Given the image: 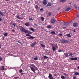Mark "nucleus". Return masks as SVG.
I'll return each instance as SVG.
<instances>
[{
	"instance_id": "f257e3e1",
	"label": "nucleus",
	"mask_w": 79,
	"mask_h": 79,
	"mask_svg": "<svg viewBox=\"0 0 79 79\" xmlns=\"http://www.w3.org/2000/svg\"><path fill=\"white\" fill-rule=\"evenodd\" d=\"M20 28L19 29L20 31L22 32H24L25 33H27V34H31V31L27 30L23 28V27H21V26H20L19 27Z\"/></svg>"
},
{
	"instance_id": "f03ea898",
	"label": "nucleus",
	"mask_w": 79,
	"mask_h": 79,
	"mask_svg": "<svg viewBox=\"0 0 79 79\" xmlns=\"http://www.w3.org/2000/svg\"><path fill=\"white\" fill-rule=\"evenodd\" d=\"M61 42V43H63V44H66V43H68V41L67 40H66L64 39H62Z\"/></svg>"
},
{
	"instance_id": "7ed1b4c3",
	"label": "nucleus",
	"mask_w": 79,
	"mask_h": 79,
	"mask_svg": "<svg viewBox=\"0 0 79 79\" xmlns=\"http://www.w3.org/2000/svg\"><path fill=\"white\" fill-rule=\"evenodd\" d=\"M36 44H37V42H35L34 43H32L31 47H34V46H35V45H36Z\"/></svg>"
},
{
	"instance_id": "20e7f679",
	"label": "nucleus",
	"mask_w": 79,
	"mask_h": 79,
	"mask_svg": "<svg viewBox=\"0 0 79 79\" xmlns=\"http://www.w3.org/2000/svg\"><path fill=\"white\" fill-rule=\"evenodd\" d=\"M56 21V20H55V19H52L51 20V23L52 24H53V23H54Z\"/></svg>"
},
{
	"instance_id": "39448f33",
	"label": "nucleus",
	"mask_w": 79,
	"mask_h": 79,
	"mask_svg": "<svg viewBox=\"0 0 79 79\" xmlns=\"http://www.w3.org/2000/svg\"><path fill=\"white\" fill-rule=\"evenodd\" d=\"M43 3L44 5H46L47 4V2L46 0H44L43 1Z\"/></svg>"
},
{
	"instance_id": "423d86ee",
	"label": "nucleus",
	"mask_w": 79,
	"mask_h": 79,
	"mask_svg": "<svg viewBox=\"0 0 79 79\" xmlns=\"http://www.w3.org/2000/svg\"><path fill=\"white\" fill-rule=\"evenodd\" d=\"M70 60H77V58L76 57L71 58Z\"/></svg>"
},
{
	"instance_id": "0eeeda50",
	"label": "nucleus",
	"mask_w": 79,
	"mask_h": 79,
	"mask_svg": "<svg viewBox=\"0 0 79 79\" xmlns=\"http://www.w3.org/2000/svg\"><path fill=\"white\" fill-rule=\"evenodd\" d=\"M31 69L32 71H33V72H35V69L34 68V67H31Z\"/></svg>"
},
{
	"instance_id": "6e6552de",
	"label": "nucleus",
	"mask_w": 79,
	"mask_h": 79,
	"mask_svg": "<svg viewBox=\"0 0 79 79\" xmlns=\"http://www.w3.org/2000/svg\"><path fill=\"white\" fill-rule=\"evenodd\" d=\"M4 69H5V67L3 66L0 67V69L2 71H3V70H4Z\"/></svg>"
},
{
	"instance_id": "1a4fd4ad",
	"label": "nucleus",
	"mask_w": 79,
	"mask_h": 79,
	"mask_svg": "<svg viewBox=\"0 0 79 79\" xmlns=\"http://www.w3.org/2000/svg\"><path fill=\"white\" fill-rule=\"evenodd\" d=\"M15 17L17 19H22V18L20 17L19 16V15L16 16Z\"/></svg>"
},
{
	"instance_id": "9d476101",
	"label": "nucleus",
	"mask_w": 79,
	"mask_h": 79,
	"mask_svg": "<svg viewBox=\"0 0 79 79\" xmlns=\"http://www.w3.org/2000/svg\"><path fill=\"white\" fill-rule=\"evenodd\" d=\"M52 49L53 51H55L56 50V48H55V47L54 46H53V47L52 46Z\"/></svg>"
},
{
	"instance_id": "9b49d317",
	"label": "nucleus",
	"mask_w": 79,
	"mask_h": 79,
	"mask_svg": "<svg viewBox=\"0 0 79 79\" xmlns=\"http://www.w3.org/2000/svg\"><path fill=\"white\" fill-rule=\"evenodd\" d=\"M64 55L65 56V57H68V53H64Z\"/></svg>"
},
{
	"instance_id": "f8f14e48",
	"label": "nucleus",
	"mask_w": 79,
	"mask_h": 79,
	"mask_svg": "<svg viewBox=\"0 0 79 79\" xmlns=\"http://www.w3.org/2000/svg\"><path fill=\"white\" fill-rule=\"evenodd\" d=\"M77 26V23H74L73 24V26H74V27H76Z\"/></svg>"
},
{
	"instance_id": "ddd939ff",
	"label": "nucleus",
	"mask_w": 79,
	"mask_h": 79,
	"mask_svg": "<svg viewBox=\"0 0 79 79\" xmlns=\"http://www.w3.org/2000/svg\"><path fill=\"white\" fill-rule=\"evenodd\" d=\"M51 5H52V4H51V3H48V4L47 6H51Z\"/></svg>"
},
{
	"instance_id": "4468645a",
	"label": "nucleus",
	"mask_w": 79,
	"mask_h": 79,
	"mask_svg": "<svg viewBox=\"0 0 79 79\" xmlns=\"http://www.w3.org/2000/svg\"><path fill=\"white\" fill-rule=\"evenodd\" d=\"M25 25L26 26H29V23H25Z\"/></svg>"
},
{
	"instance_id": "2eb2a0df",
	"label": "nucleus",
	"mask_w": 79,
	"mask_h": 79,
	"mask_svg": "<svg viewBox=\"0 0 79 79\" xmlns=\"http://www.w3.org/2000/svg\"><path fill=\"white\" fill-rule=\"evenodd\" d=\"M66 1V0H60V2L62 3H64Z\"/></svg>"
},
{
	"instance_id": "dca6fc26",
	"label": "nucleus",
	"mask_w": 79,
	"mask_h": 79,
	"mask_svg": "<svg viewBox=\"0 0 79 79\" xmlns=\"http://www.w3.org/2000/svg\"><path fill=\"white\" fill-rule=\"evenodd\" d=\"M70 10H71V8H67L66 9L65 11H69Z\"/></svg>"
},
{
	"instance_id": "f3484780",
	"label": "nucleus",
	"mask_w": 79,
	"mask_h": 79,
	"mask_svg": "<svg viewBox=\"0 0 79 79\" xmlns=\"http://www.w3.org/2000/svg\"><path fill=\"white\" fill-rule=\"evenodd\" d=\"M67 36H68V37H71V35H70V34H66Z\"/></svg>"
},
{
	"instance_id": "a211bd4d",
	"label": "nucleus",
	"mask_w": 79,
	"mask_h": 79,
	"mask_svg": "<svg viewBox=\"0 0 79 79\" xmlns=\"http://www.w3.org/2000/svg\"><path fill=\"white\" fill-rule=\"evenodd\" d=\"M40 45H41V47H42L44 48L45 47V45H44V44H41Z\"/></svg>"
},
{
	"instance_id": "6ab92c4d",
	"label": "nucleus",
	"mask_w": 79,
	"mask_h": 79,
	"mask_svg": "<svg viewBox=\"0 0 79 79\" xmlns=\"http://www.w3.org/2000/svg\"><path fill=\"white\" fill-rule=\"evenodd\" d=\"M51 33L52 34V35L55 34H56V33H55V32L54 31H51Z\"/></svg>"
},
{
	"instance_id": "aec40b11",
	"label": "nucleus",
	"mask_w": 79,
	"mask_h": 79,
	"mask_svg": "<svg viewBox=\"0 0 79 79\" xmlns=\"http://www.w3.org/2000/svg\"><path fill=\"white\" fill-rule=\"evenodd\" d=\"M0 15H1V16H4V14L2 13L1 11H0Z\"/></svg>"
},
{
	"instance_id": "412c9836",
	"label": "nucleus",
	"mask_w": 79,
	"mask_h": 79,
	"mask_svg": "<svg viewBox=\"0 0 79 79\" xmlns=\"http://www.w3.org/2000/svg\"><path fill=\"white\" fill-rule=\"evenodd\" d=\"M29 38H30V39H34V38H35V37H33L32 36H31L29 37Z\"/></svg>"
},
{
	"instance_id": "4be33fe9",
	"label": "nucleus",
	"mask_w": 79,
	"mask_h": 79,
	"mask_svg": "<svg viewBox=\"0 0 79 79\" xmlns=\"http://www.w3.org/2000/svg\"><path fill=\"white\" fill-rule=\"evenodd\" d=\"M75 75H79V73L77 72H76L75 73Z\"/></svg>"
},
{
	"instance_id": "5701e85b",
	"label": "nucleus",
	"mask_w": 79,
	"mask_h": 79,
	"mask_svg": "<svg viewBox=\"0 0 79 79\" xmlns=\"http://www.w3.org/2000/svg\"><path fill=\"white\" fill-rule=\"evenodd\" d=\"M7 35H8V33H6L4 34V36H5V37L7 36Z\"/></svg>"
},
{
	"instance_id": "b1692460",
	"label": "nucleus",
	"mask_w": 79,
	"mask_h": 79,
	"mask_svg": "<svg viewBox=\"0 0 79 79\" xmlns=\"http://www.w3.org/2000/svg\"><path fill=\"white\" fill-rule=\"evenodd\" d=\"M35 8H36V9H38V6H37V5H35Z\"/></svg>"
},
{
	"instance_id": "393cba45",
	"label": "nucleus",
	"mask_w": 79,
	"mask_h": 79,
	"mask_svg": "<svg viewBox=\"0 0 79 79\" xmlns=\"http://www.w3.org/2000/svg\"><path fill=\"white\" fill-rule=\"evenodd\" d=\"M41 20L42 21H44V17H42L41 18Z\"/></svg>"
},
{
	"instance_id": "a878e982",
	"label": "nucleus",
	"mask_w": 79,
	"mask_h": 79,
	"mask_svg": "<svg viewBox=\"0 0 79 79\" xmlns=\"http://www.w3.org/2000/svg\"><path fill=\"white\" fill-rule=\"evenodd\" d=\"M61 78L62 79H65L64 76H61Z\"/></svg>"
},
{
	"instance_id": "bb28decb",
	"label": "nucleus",
	"mask_w": 79,
	"mask_h": 79,
	"mask_svg": "<svg viewBox=\"0 0 79 79\" xmlns=\"http://www.w3.org/2000/svg\"><path fill=\"white\" fill-rule=\"evenodd\" d=\"M30 30L32 31V32H34V28H30Z\"/></svg>"
},
{
	"instance_id": "cd10ccee",
	"label": "nucleus",
	"mask_w": 79,
	"mask_h": 79,
	"mask_svg": "<svg viewBox=\"0 0 79 79\" xmlns=\"http://www.w3.org/2000/svg\"><path fill=\"white\" fill-rule=\"evenodd\" d=\"M55 47L56 48H57H57H58V45H57V44H56L55 45Z\"/></svg>"
},
{
	"instance_id": "c85d7f7f",
	"label": "nucleus",
	"mask_w": 79,
	"mask_h": 79,
	"mask_svg": "<svg viewBox=\"0 0 79 79\" xmlns=\"http://www.w3.org/2000/svg\"><path fill=\"white\" fill-rule=\"evenodd\" d=\"M44 58L45 59L46 58H48V57H47L46 56H44Z\"/></svg>"
},
{
	"instance_id": "c756f323",
	"label": "nucleus",
	"mask_w": 79,
	"mask_h": 79,
	"mask_svg": "<svg viewBox=\"0 0 79 79\" xmlns=\"http://www.w3.org/2000/svg\"><path fill=\"white\" fill-rule=\"evenodd\" d=\"M29 21H32V20H33V19L32 18H31L29 19Z\"/></svg>"
},
{
	"instance_id": "7c9ffc66",
	"label": "nucleus",
	"mask_w": 79,
	"mask_h": 79,
	"mask_svg": "<svg viewBox=\"0 0 79 79\" xmlns=\"http://www.w3.org/2000/svg\"><path fill=\"white\" fill-rule=\"evenodd\" d=\"M37 59H38L37 57H36V58H34V60H37Z\"/></svg>"
},
{
	"instance_id": "2f4dec72",
	"label": "nucleus",
	"mask_w": 79,
	"mask_h": 79,
	"mask_svg": "<svg viewBox=\"0 0 79 79\" xmlns=\"http://www.w3.org/2000/svg\"><path fill=\"white\" fill-rule=\"evenodd\" d=\"M40 11H44V9L43 8H41L40 9Z\"/></svg>"
},
{
	"instance_id": "473e14b6",
	"label": "nucleus",
	"mask_w": 79,
	"mask_h": 79,
	"mask_svg": "<svg viewBox=\"0 0 79 79\" xmlns=\"http://www.w3.org/2000/svg\"><path fill=\"white\" fill-rule=\"evenodd\" d=\"M48 15L51 16V13L50 12H48Z\"/></svg>"
},
{
	"instance_id": "72a5a7b5",
	"label": "nucleus",
	"mask_w": 79,
	"mask_h": 79,
	"mask_svg": "<svg viewBox=\"0 0 79 79\" xmlns=\"http://www.w3.org/2000/svg\"><path fill=\"white\" fill-rule=\"evenodd\" d=\"M19 72H20V73H22L23 72V70L21 69L19 70Z\"/></svg>"
},
{
	"instance_id": "f704fd0d",
	"label": "nucleus",
	"mask_w": 79,
	"mask_h": 79,
	"mask_svg": "<svg viewBox=\"0 0 79 79\" xmlns=\"http://www.w3.org/2000/svg\"><path fill=\"white\" fill-rule=\"evenodd\" d=\"M12 25H13V26H14V27H15V26H16V24L15 23H13Z\"/></svg>"
},
{
	"instance_id": "c9c22d12",
	"label": "nucleus",
	"mask_w": 79,
	"mask_h": 79,
	"mask_svg": "<svg viewBox=\"0 0 79 79\" xmlns=\"http://www.w3.org/2000/svg\"><path fill=\"white\" fill-rule=\"evenodd\" d=\"M76 17H77V18H79V15H76Z\"/></svg>"
},
{
	"instance_id": "e433bc0d",
	"label": "nucleus",
	"mask_w": 79,
	"mask_h": 79,
	"mask_svg": "<svg viewBox=\"0 0 79 79\" xmlns=\"http://www.w3.org/2000/svg\"><path fill=\"white\" fill-rule=\"evenodd\" d=\"M31 35L28 34H26V36H30Z\"/></svg>"
},
{
	"instance_id": "4c0bfd02",
	"label": "nucleus",
	"mask_w": 79,
	"mask_h": 79,
	"mask_svg": "<svg viewBox=\"0 0 79 79\" xmlns=\"http://www.w3.org/2000/svg\"><path fill=\"white\" fill-rule=\"evenodd\" d=\"M2 60V58L1 56H0V61H1Z\"/></svg>"
},
{
	"instance_id": "58836bf2",
	"label": "nucleus",
	"mask_w": 79,
	"mask_h": 79,
	"mask_svg": "<svg viewBox=\"0 0 79 79\" xmlns=\"http://www.w3.org/2000/svg\"><path fill=\"white\" fill-rule=\"evenodd\" d=\"M64 76H68V75H67V74L65 73H64Z\"/></svg>"
},
{
	"instance_id": "ea45409f",
	"label": "nucleus",
	"mask_w": 79,
	"mask_h": 79,
	"mask_svg": "<svg viewBox=\"0 0 79 79\" xmlns=\"http://www.w3.org/2000/svg\"><path fill=\"white\" fill-rule=\"evenodd\" d=\"M59 35H60V36H62V34L61 33H60L59 34Z\"/></svg>"
},
{
	"instance_id": "a19ab883",
	"label": "nucleus",
	"mask_w": 79,
	"mask_h": 79,
	"mask_svg": "<svg viewBox=\"0 0 79 79\" xmlns=\"http://www.w3.org/2000/svg\"><path fill=\"white\" fill-rule=\"evenodd\" d=\"M73 55V54L72 53H70L69 56H72Z\"/></svg>"
},
{
	"instance_id": "79ce46f5",
	"label": "nucleus",
	"mask_w": 79,
	"mask_h": 79,
	"mask_svg": "<svg viewBox=\"0 0 79 79\" xmlns=\"http://www.w3.org/2000/svg\"><path fill=\"white\" fill-rule=\"evenodd\" d=\"M50 27H51V26H50V25L48 26V28H50Z\"/></svg>"
},
{
	"instance_id": "37998d69",
	"label": "nucleus",
	"mask_w": 79,
	"mask_h": 79,
	"mask_svg": "<svg viewBox=\"0 0 79 79\" xmlns=\"http://www.w3.org/2000/svg\"><path fill=\"white\" fill-rule=\"evenodd\" d=\"M62 52V51L61 50H59L58 51L59 52Z\"/></svg>"
},
{
	"instance_id": "c03bdc74",
	"label": "nucleus",
	"mask_w": 79,
	"mask_h": 79,
	"mask_svg": "<svg viewBox=\"0 0 79 79\" xmlns=\"http://www.w3.org/2000/svg\"><path fill=\"white\" fill-rule=\"evenodd\" d=\"M14 79H18V77H14Z\"/></svg>"
},
{
	"instance_id": "a18cd8bd",
	"label": "nucleus",
	"mask_w": 79,
	"mask_h": 79,
	"mask_svg": "<svg viewBox=\"0 0 79 79\" xmlns=\"http://www.w3.org/2000/svg\"><path fill=\"white\" fill-rule=\"evenodd\" d=\"M57 74H55L54 75V76H56Z\"/></svg>"
},
{
	"instance_id": "49530a36",
	"label": "nucleus",
	"mask_w": 79,
	"mask_h": 79,
	"mask_svg": "<svg viewBox=\"0 0 79 79\" xmlns=\"http://www.w3.org/2000/svg\"><path fill=\"white\" fill-rule=\"evenodd\" d=\"M76 77H73V79H76Z\"/></svg>"
},
{
	"instance_id": "de8ad7c7",
	"label": "nucleus",
	"mask_w": 79,
	"mask_h": 79,
	"mask_svg": "<svg viewBox=\"0 0 79 79\" xmlns=\"http://www.w3.org/2000/svg\"><path fill=\"white\" fill-rule=\"evenodd\" d=\"M74 5L75 6V7L77 8V6H76V5L75 4V5Z\"/></svg>"
},
{
	"instance_id": "09e8293b",
	"label": "nucleus",
	"mask_w": 79,
	"mask_h": 79,
	"mask_svg": "<svg viewBox=\"0 0 79 79\" xmlns=\"http://www.w3.org/2000/svg\"><path fill=\"white\" fill-rule=\"evenodd\" d=\"M24 73H21V74L22 75H23V74H24Z\"/></svg>"
},
{
	"instance_id": "8fccbe9b",
	"label": "nucleus",
	"mask_w": 79,
	"mask_h": 79,
	"mask_svg": "<svg viewBox=\"0 0 79 79\" xmlns=\"http://www.w3.org/2000/svg\"><path fill=\"white\" fill-rule=\"evenodd\" d=\"M2 21V18H0V21Z\"/></svg>"
},
{
	"instance_id": "3c124183",
	"label": "nucleus",
	"mask_w": 79,
	"mask_h": 79,
	"mask_svg": "<svg viewBox=\"0 0 79 79\" xmlns=\"http://www.w3.org/2000/svg\"><path fill=\"white\" fill-rule=\"evenodd\" d=\"M18 43H19V44H21V43H20V42H19V41H18Z\"/></svg>"
},
{
	"instance_id": "603ef678",
	"label": "nucleus",
	"mask_w": 79,
	"mask_h": 79,
	"mask_svg": "<svg viewBox=\"0 0 79 79\" xmlns=\"http://www.w3.org/2000/svg\"><path fill=\"white\" fill-rule=\"evenodd\" d=\"M64 25H66V22H64Z\"/></svg>"
},
{
	"instance_id": "864d4df0",
	"label": "nucleus",
	"mask_w": 79,
	"mask_h": 79,
	"mask_svg": "<svg viewBox=\"0 0 79 79\" xmlns=\"http://www.w3.org/2000/svg\"><path fill=\"white\" fill-rule=\"evenodd\" d=\"M28 3H30L31 2L29 1L28 2Z\"/></svg>"
},
{
	"instance_id": "5fc2aeb1",
	"label": "nucleus",
	"mask_w": 79,
	"mask_h": 79,
	"mask_svg": "<svg viewBox=\"0 0 79 79\" xmlns=\"http://www.w3.org/2000/svg\"><path fill=\"white\" fill-rule=\"evenodd\" d=\"M77 69H79V66L77 68Z\"/></svg>"
},
{
	"instance_id": "6e6d98bb",
	"label": "nucleus",
	"mask_w": 79,
	"mask_h": 79,
	"mask_svg": "<svg viewBox=\"0 0 79 79\" xmlns=\"http://www.w3.org/2000/svg\"><path fill=\"white\" fill-rule=\"evenodd\" d=\"M12 31L13 32H15V30H13Z\"/></svg>"
},
{
	"instance_id": "4d7b16f0",
	"label": "nucleus",
	"mask_w": 79,
	"mask_h": 79,
	"mask_svg": "<svg viewBox=\"0 0 79 79\" xmlns=\"http://www.w3.org/2000/svg\"><path fill=\"white\" fill-rule=\"evenodd\" d=\"M35 26H37V24H35Z\"/></svg>"
},
{
	"instance_id": "13d9d810",
	"label": "nucleus",
	"mask_w": 79,
	"mask_h": 79,
	"mask_svg": "<svg viewBox=\"0 0 79 79\" xmlns=\"http://www.w3.org/2000/svg\"><path fill=\"white\" fill-rule=\"evenodd\" d=\"M70 5H71V2H70L69 3Z\"/></svg>"
},
{
	"instance_id": "bf43d9fd",
	"label": "nucleus",
	"mask_w": 79,
	"mask_h": 79,
	"mask_svg": "<svg viewBox=\"0 0 79 79\" xmlns=\"http://www.w3.org/2000/svg\"><path fill=\"white\" fill-rule=\"evenodd\" d=\"M73 32H76V30H74V31H73Z\"/></svg>"
},
{
	"instance_id": "052dcab7",
	"label": "nucleus",
	"mask_w": 79,
	"mask_h": 79,
	"mask_svg": "<svg viewBox=\"0 0 79 79\" xmlns=\"http://www.w3.org/2000/svg\"><path fill=\"white\" fill-rule=\"evenodd\" d=\"M65 27H63V29H65Z\"/></svg>"
},
{
	"instance_id": "680f3d73",
	"label": "nucleus",
	"mask_w": 79,
	"mask_h": 79,
	"mask_svg": "<svg viewBox=\"0 0 79 79\" xmlns=\"http://www.w3.org/2000/svg\"><path fill=\"white\" fill-rule=\"evenodd\" d=\"M6 1H9V0H6Z\"/></svg>"
}]
</instances>
